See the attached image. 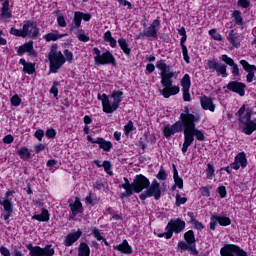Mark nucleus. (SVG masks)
<instances>
[{"label":"nucleus","mask_w":256,"mask_h":256,"mask_svg":"<svg viewBox=\"0 0 256 256\" xmlns=\"http://www.w3.org/2000/svg\"><path fill=\"white\" fill-rule=\"evenodd\" d=\"M195 123H199V116H194L190 112L188 113V122L184 120L185 130H184V143L182 145V153L185 155L187 149L193 145L195 137L197 141H205V134L203 131L197 129Z\"/></svg>","instance_id":"f257e3e1"},{"label":"nucleus","mask_w":256,"mask_h":256,"mask_svg":"<svg viewBox=\"0 0 256 256\" xmlns=\"http://www.w3.org/2000/svg\"><path fill=\"white\" fill-rule=\"evenodd\" d=\"M156 68L160 71L161 85L164 87L160 93L165 99H169L171 95H177L180 91L179 86H173L172 77H175V72L169 71V65L165 60H158L156 62Z\"/></svg>","instance_id":"f03ea898"},{"label":"nucleus","mask_w":256,"mask_h":256,"mask_svg":"<svg viewBox=\"0 0 256 256\" xmlns=\"http://www.w3.org/2000/svg\"><path fill=\"white\" fill-rule=\"evenodd\" d=\"M98 101L102 103V111L104 113H115L117 109L121 106L123 101V91L121 90H113L109 95L107 94H98Z\"/></svg>","instance_id":"7ed1b4c3"},{"label":"nucleus","mask_w":256,"mask_h":256,"mask_svg":"<svg viewBox=\"0 0 256 256\" xmlns=\"http://www.w3.org/2000/svg\"><path fill=\"white\" fill-rule=\"evenodd\" d=\"M189 119V107L184 108V113L180 114V120L176 121L172 125H166L163 128V135L166 139H171L175 133L185 132V122H188Z\"/></svg>","instance_id":"20e7f679"},{"label":"nucleus","mask_w":256,"mask_h":256,"mask_svg":"<svg viewBox=\"0 0 256 256\" xmlns=\"http://www.w3.org/2000/svg\"><path fill=\"white\" fill-rule=\"evenodd\" d=\"M50 61V73H57L60 67L65 65V56L61 51L57 50V46L53 45L48 55Z\"/></svg>","instance_id":"39448f33"},{"label":"nucleus","mask_w":256,"mask_h":256,"mask_svg":"<svg viewBox=\"0 0 256 256\" xmlns=\"http://www.w3.org/2000/svg\"><path fill=\"white\" fill-rule=\"evenodd\" d=\"M93 53L95 55L94 57L95 65H112L113 67L117 65L115 56H113V53H111V51L105 50L103 53H101V50H99V48L94 47Z\"/></svg>","instance_id":"423d86ee"},{"label":"nucleus","mask_w":256,"mask_h":256,"mask_svg":"<svg viewBox=\"0 0 256 256\" xmlns=\"http://www.w3.org/2000/svg\"><path fill=\"white\" fill-rule=\"evenodd\" d=\"M149 197H154L155 201H159L161 199V184L157 179H154L149 187L139 195V199H141V201H145V199H149Z\"/></svg>","instance_id":"0eeeda50"},{"label":"nucleus","mask_w":256,"mask_h":256,"mask_svg":"<svg viewBox=\"0 0 256 256\" xmlns=\"http://www.w3.org/2000/svg\"><path fill=\"white\" fill-rule=\"evenodd\" d=\"M253 115V110L251 108L246 109V113L243 116H240L239 121L244 124L243 132L245 135H252L256 131V119L251 120V116Z\"/></svg>","instance_id":"6e6552de"},{"label":"nucleus","mask_w":256,"mask_h":256,"mask_svg":"<svg viewBox=\"0 0 256 256\" xmlns=\"http://www.w3.org/2000/svg\"><path fill=\"white\" fill-rule=\"evenodd\" d=\"M26 249L29 251L30 256H53L55 255V249L51 244L46 245L44 248L40 246H33L32 243L26 245Z\"/></svg>","instance_id":"1a4fd4ad"},{"label":"nucleus","mask_w":256,"mask_h":256,"mask_svg":"<svg viewBox=\"0 0 256 256\" xmlns=\"http://www.w3.org/2000/svg\"><path fill=\"white\" fill-rule=\"evenodd\" d=\"M159 29H161V21L159 19H155L147 29L138 34L137 39H141L143 37L159 39Z\"/></svg>","instance_id":"9d476101"},{"label":"nucleus","mask_w":256,"mask_h":256,"mask_svg":"<svg viewBox=\"0 0 256 256\" xmlns=\"http://www.w3.org/2000/svg\"><path fill=\"white\" fill-rule=\"evenodd\" d=\"M149 185H151V182L147 177L142 174L136 175L132 182V195L133 193H142Z\"/></svg>","instance_id":"9b49d317"},{"label":"nucleus","mask_w":256,"mask_h":256,"mask_svg":"<svg viewBox=\"0 0 256 256\" xmlns=\"http://www.w3.org/2000/svg\"><path fill=\"white\" fill-rule=\"evenodd\" d=\"M206 69L210 71H216L218 75L225 78L229 74L227 73V65L217 62V59H209L206 62Z\"/></svg>","instance_id":"f8f14e48"},{"label":"nucleus","mask_w":256,"mask_h":256,"mask_svg":"<svg viewBox=\"0 0 256 256\" xmlns=\"http://www.w3.org/2000/svg\"><path fill=\"white\" fill-rule=\"evenodd\" d=\"M22 32L25 37H37L39 35V28L37 27V22L33 20H28L24 22L23 27H22Z\"/></svg>","instance_id":"ddd939ff"},{"label":"nucleus","mask_w":256,"mask_h":256,"mask_svg":"<svg viewBox=\"0 0 256 256\" xmlns=\"http://www.w3.org/2000/svg\"><path fill=\"white\" fill-rule=\"evenodd\" d=\"M186 224L185 221L181 218L170 220L165 228V231H170L172 233H181L185 230Z\"/></svg>","instance_id":"4468645a"},{"label":"nucleus","mask_w":256,"mask_h":256,"mask_svg":"<svg viewBox=\"0 0 256 256\" xmlns=\"http://www.w3.org/2000/svg\"><path fill=\"white\" fill-rule=\"evenodd\" d=\"M218 223L221 225V227H228V225H231V218L225 216L212 215L209 224L211 231H215L217 229Z\"/></svg>","instance_id":"2eb2a0df"},{"label":"nucleus","mask_w":256,"mask_h":256,"mask_svg":"<svg viewBox=\"0 0 256 256\" xmlns=\"http://www.w3.org/2000/svg\"><path fill=\"white\" fill-rule=\"evenodd\" d=\"M87 141H89V143L99 145V149H103V151H106L107 153H109V151H111V149H113V143H111V141H107L101 137H98L95 140L93 137L88 135Z\"/></svg>","instance_id":"dca6fc26"},{"label":"nucleus","mask_w":256,"mask_h":256,"mask_svg":"<svg viewBox=\"0 0 256 256\" xmlns=\"http://www.w3.org/2000/svg\"><path fill=\"white\" fill-rule=\"evenodd\" d=\"M240 65L243 67L244 71L248 73L246 75L247 83H253V79H255L256 66L249 64L247 60H240Z\"/></svg>","instance_id":"f3484780"},{"label":"nucleus","mask_w":256,"mask_h":256,"mask_svg":"<svg viewBox=\"0 0 256 256\" xmlns=\"http://www.w3.org/2000/svg\"><path fill=\"white\" fill-rule=\"evenodd\" d=\"M245 87H247V85H245V83L243 82L231 81L227 85V90L232 91L233 93H237L238 95H240V97H244Z\"/></svg>","instance_id":"a211bd4d"},{"label":"nucleus","mask_w":256,"mask_h":256,"mask_svg":"<svg viewBox=\"0 0 256 256\" xmlns=\"http://www.w3.org/2000/svg\"><path fill=\"white\" fill-rule=\"evenodd\" d=\"M200 105L204 111H210V113H215L217 106L213 102V97L211 96H202L200 97Z\"/></svg>","instance_id":"6ab92c4d"},{"label":"nucleus","mask_w":256,"mask_h":256,"mask_svg":"<svg viewBox=\"0 0 256 256\" xmlns=\"http://www.w3.org/2000/svg\"><path fill=\"white\" fill-rule=\"evenodd\" d=\"M221 60L226 63V65H229L231 67V73L233 77H240L241 73H239V65L235 63V60L233 58L227 56V54H223L221 56Z\"/></svg>","instance_id":"aec40b11"},{"label":"nucleus","mask_w":256,"mask_h":256,"mask_svg":"<svg viewBox=\"0 0 256 256\" xmlns=\"http://www.w3.org/2000/svg\"><path fill=\"white\" fill-rule=\"evenodd\" d=\"M177 251H179V253H183V251H189L191 255H199V251H197V244H189L183 241L178 242Z\"/></svg>","instance_id":"412c9836"},{"label":"nucleus","mask_w":256,"mask_h":256,"mask_svg":"<svg viewBox=\"0 0 256 256\" xmlns=\"http://www.w3.org/2000/svg\"><path fill=\"white\" fill-rule=\"evenodd\" d=\"M25 53H28L30 57H35V55H37L35 53V49H33V41L24 43L17 49V55H19L20 57L25 55Z\"/></svg>","instance_id":"4be33fe9"},{"label":"nucleus","mask_w":256,"mask_h":256,"mask_svg":"<svg viewBox=\"0 0 256 256\" xmlns=\"http://www.w3.org/2000/svg\"><path fill=\"white\" fill-rule=\"evenodd\" d=\"M81 235H83V231L81 230H77L76 232L69 233L65 237L63 245H65V247H71V245H73L74 243H77V241L81 239Z\"/></svg>","instance_id":"5701e85b"},{"label":"nucleus","mask_w":256,"mask_h":256,"mask_svg":"<svg viewBox=\"0 0 256 256\" xmlns=\"http://www.w3.org/2000/svg\"><path fill=\"white\" fill-rule=\"evenodd\" d=\"M124 182L125 183L122 184L121 187L122 189H125V191L120 194V199H125L133 195V182H129V179L127 177H124Z\"/></svg>","instance_id":"b1692460"},{"label":"nucleus","mask_w":256,"mask_h":256,"mask_svg":"<svg viewBox=\"0 0 256 256\" xmlns=\"http://www.w3.org/2000/svg\"><path fill=\"white\" fill-rule=\"evenodd\" d=\"M227 41L234 49H239L241 47V42L239 41V33L235 30H231L227 35Z\"/></svg>","instance_id":"393cba45"},{"label":"nucleus","mask_w":256,"mask_h":256,"mask_svg":"<svg viewBox=\"0 0 256 256\" xmlns=\"http://www.w3.org/2000/svg\"><path fill=\"white\" fill-rule=\"evenodd\" d=\"M0 205H2L6 213L4 215V221H9V218L13 215V204L11 203V200L4 199L3 201H0Z\"/></svg>","instance_id":"a878e982"},{"label":"nucleus","mask_w":256,"mask_h":256,"mask_svg":"<svg viewBox=\"0 0 256 256\" xmlns=\"http://www.w3.org/2000/svg\"><path fill=\"white\" fill-rule=\"evenodd\" d=\"M114 249L120 251V253H123L124 255H131L133 253V248L129 245L127 240H123L121 244L114 246Z\"/></svg>","instance_id":"bb28decb"},{"label":"nucleus","mask_w":256,"mask_h":256,"mask_svg":"<svg viewBox=\"0 0 256 256\" xmlns=\"http://www.w3.org/2000/svg\"><path fill=\"white\" fill-rule=\"evenodd\" d=\"M13 13L9 10V0H6L2 4L0 19H11Z\"/></svg>","instance_id":"cd10ccee"},{"label":"nucleus","mask_w":256,"mask_h":256,"mask_svg":"<svg viewBox=\"0 0 256 256\" xmlns=\"http://www.w3.org/2000/svg\"><path fill=\"white\" fill-rule=\"evenodd\" d=\"M32 219H35L36 221H40L42 223H48V221L51 219L49 210L43 208L41 214H36L32 216Z\"/></svg>","instance_id":"c85d7f7f"},{"label":"nucleus","mask_w":256,"mask_h":256,"mask_svg":"<svg viewBox=\"0 0 256 256\" xmlns=\"http://www.w3.org/2000/svg\"><path fill=\"white\" fill-rule=\"evenodd\" d=\"M69 207L72 215H79V213H81L83 209V204L81 203V200H79V198H75L74 203L70 204Z\"/></svg>","instance_id":"c756f323"},{"label":"nucleus","mask_w":256,"mask_h":256,"mask_svg":"<svg viewBox=\"0 0 256 256\" xmlns=\"http://www.w3.org/2000/svg\"><path fill=\"white\" fill-rule=\"evenodd\" d=\"M234 161H236V163H239L242 169H245V167L249 165V162H247V154H245V152L238 153L235 156Z\"/></svg>","instance_id":"7c9ffc66"},{"label":"nucleus","mask_w":256,"mask_h":256,"mask_svg":"<svg viewBox=\"0 0 256 256\" xmlns=\"http://www.w3.org/2000/svg\"><path fill=\"white\" fill-rule=\"evenodd\" d=\"M174 167V172H173V179L175 182V185L172 187V190L175 191V187H178V189H183V178L179 177V172L177 171V168L175 165Z\"/></svg>","instance_id":"2f4dec72"},{"label":"nucleus","mask_w":256,"mask_h":256,"mask_svg":"<svg viewBox=\"0 0 256 256\" xmlns=\"http://www.w3.org/2000/svg\"><path fill=\"white\" fill-rule=\"evenodd\" d=\"M63 37H67V34H59L57 32H50L46 35H44L43 39L47 41V43H50V41H57L59 39H63Z\"/></svg>","instance_id":"473e14b6"},{"label":"nucleus","mask_w":256,"mask_h":256,"mask_svg":"<svg viewBox=\"0 0 256 256\" xmlns=\"http://www.w3.org/2000/svg\"><path fill=\"white\" fill-rule=\"evenodd\" d=\"M118 45L127 57L131 55V48H129V44H127V40L125 38H120L118 40Z\"/></svg>","instance_id":"72a5a7b5"},{"label":"nucleus","mask_w":256,"mask_h":256,"mask_svg":"<svg viewBox=\"0 0 256 256\" xmlns=\"http://www.w3.org/2000/svg\"><path fill=\"white\" fill-rule=\"evenodd\" d=\"M81 21H83L81 17V12H75L74 18L72 20L71 31H73V29H79L81 27Z\"/></svg>","instance_id":"f704fd0d"},{"label":"nucleus","mask_w":256,"mask_h":256,"mask_svg":"<svg viewBox=\"0 0 256 256\" xmlns=\"http://www.w3.org/2000/svg\"><path fill=\"white\" fill-rule=\"evenodd\" d=\"M91 255V249L89 248V245L87 243H80L78 248V256H90Z\"/></svg>","instance_id":"c9c22d12"},{"label":"nucleus","mask_w":256,"mask_h":256,"mask_svg":"<svg viewBox=\"0 0 256 256\" xmlns=\"http://www.w3.org/2000/svg\"><path fill=\"white\" fill-rule=\"evenodd\" d=\"M17 155L20 159H31V152H29V149L25 146L18 150Z\"/></svg>","instance_id":"e433bc0d"},{"label":"nucleus","mask_w":256,"mask_h":256,"mask_svg":"<svg viewBox=\"0 0 256 256\" xmlns=\"http://www.w3.org/2000/svg\"><path fill=\"white\" fill-rule=\"evenodd\" d=\"M184 239L189 245H195V232L193 230L187 231L184 233Z\"/></svg>","instance_id":"4c0bfd02"},{"label":"nucleus","mask_w":256,"mask_h":256,"mask_svg":"<svg viewBox=\"0 0 256 256\" xmlns=\"http://www.w3.org/2000/svg\"><path fill=\"white\" fill-rule=\"evenodd\" d=\"M182 89H191V77L189 74H185L181 79Z\"/></svg>","instance_id":"58836bf2"},{"label":"nucleus","mask_w":256,"mask_h":256,"mask_svg":"<svg viewBox=\"0 0 256 256\" xmlns=\"http://www.w3.org/2000/svg\"><path fill=\"white\" fill-rule=\"evenodd\" d=\"M235 25H243V17L241 16V11H234L232 14Z\"/></svg>","instance_id":"ea45409f"},{"label":"nucleus","mask_w":256,"mask_h":256,"mask_svg":"<svg viewBox=\"0 0 256 256\" xmlns=\"http://www.w3.org/2000/svg\"><path fill=\"white\" fill-rule=\"evenodd\" d=\"M206 177L207 179H213L215 177V166L211 163L207 164Z\"/></svg>","instance_id":"a19ab883"},{"label":"nucleus","mask_w":256,"mask_h":256,"mask_svg":"<svg viewBox=\"0 0 256 256\" xmlns=\"http://www.w3.org/2000/svg\"><path fill=\"white\" fill-rule=\"evenodd\" d=\"M131 131H135V126L132 120H129L128 123L124 126V135H129Z\"/></svg>","instance_id":"79ce46f5"},{"label":"nucleus","mask_w":256,"mask_h":256,"mask_svg":"<svg viewBox=\"0 0 256 256\" xmlns=\"http://www.w3.org/2000/svg\"><path fill=\"white\" fill-rule=\"evenodd\" d=\"M80 33L77 35L78 41H81L82 43H89L90 38L89 35L85 34L83 30H79Z\"/></svg>","instance_id":"37998d69"},{"label":"nucleus","mask_w":256,"mask_h":256,"mask_svg":"<svg viewBox=\"0 0 256 256\" xmlns=\"http://www.w3.org/2000/svg\"><path fill=\"white\" fill-rule=\"evenodd\" d=\"M209 35L214 39V41H223V36H221L217 29H211L209 30Z\"/></svg>","instance_id":"c03bdc74"},{"label":"nucleus","mask_w":256,"mask_h":256,"mask_svg":"<svg viewBox=\"0 0 256 256\" xmlns=\"http://www.w3.org/2000/svg\"><path fill=\"white\" fill-rule=\"evenodd\" d=\"M23 71L25 73H28V75H33L35 73V64L33 63H28L24 68Z\"/></svg>","instance_id":"a18cd8bd"},{"label":"nucleus","mask_w":256,"mask_h":256,"mask_svg":"<svg viewBox=\"0 0 256 256\" xmlns=\"http://www.w3.org/2000/svg\"><path fill=\"white\" fill-rule=\"evenodd\" d=\"M156 177L159 179V181H165V179H167V172L165 171V168L163 166L160 167V170Z\"/></svg>","instance_id":"49530a36"},{"label":"nucleus","mask_w":256,"mask_h":256,"mask_svg":"<svg viewBox=\"0 0 256 256\" xmlns=\"http://www.w3.org/2000/svg\"><path fill=\"white\" fill-rule=\"evenodd\" d=\"M187 203V197H181L180 194L176 195V207H181V205H185Z\"/></svg>","instance_id":"de8ad7c7"},{"label":"nucleus","mask_w":256,"mask_h":256,"mask_svg":"<svg viewBox=\"0 0 256 256\" xmlns=\"http://www.w3.org/2000/svg\"><path fill=\"white\" fill-rule=\"evenodd\" d=\"M10 35H14V37H23V38H25V36L23 34V29H16L14 27H12L10 29Z\"/></svg>","instance_id":"09e8293b"},{"label":"nucleus","mask_w":256,"mask_h":256,"mask_svg":"<svg viewBox=\"0 0 256 256\" xmlns=\"http://www.w3.org/2000/svg\"><path fill=\"white\" fill-rule=\"evenodd\" d=\"M102 167L104 168V171L108 174V175H113V172L111 171V162L105 160L102 164Z\"/></svg>","instance_id":"8fccbe9b"},{"label":"nucleus","mask_w":256,"mask_h":256,"mask_svg":"<svg viewBox=\"0 0 256 256\" xmlns=\"http://www.w3.org/2000/svg\"><path fill=\"white\" fill-rule=\"evenodd\" d=\"M10 101H11V105H13V107H19V105H21V99H20L19 95H17V94L12 96Z\"/></svg>","instance_id":"3c124183"},{"label":"nucleus","mask_w":256,"mask_h":256,"mask_svg":"<svg viewBox=\"0 0 256 256\" xmlns=\"http://www.w3.org/2000/svg\"><path fill=\"white\" fill-rule=\"evenodd\" d=\"M57 87H59V82H53V85L50 89V93L54 95V97H57V95H59V89Z\"/></svg>","instance_id":"603ef678"},{"label":"nucleus","mask_w":256,"mask_h":256,"mask_svg":"<svg viewBox=\"0 0 256 256\" xmlns=\"http://www.w3.org/2000/svg\"><path fill=\"white\" fill-rule=\"evenodd\" d=\"M182 55L185 63H191V58H189V50L187 47L182 48Z\"/></svg>","instance_id":"864d4df0"},{"label":"nucleus","mask_w":256,"mask_h":256,"mask_svg":"<svg viewBox=\"0 0 256 256\" xmlns=\"http://www.w3.org/2000/svg\"><path fill=\"white\" fill-rule=\"evenodd\" d=\"M192 225H194L195 229L198 231H203V229H205V225H203V223L199 222L198 220H192Z\"/></svg>","instance_id":"5fc2aeb1"},{"label":"nucleus","mask_w":256,"mask_h":256,"mask_svg":"<svg viewBox=\"0 0 256 256\" xmlns=\"http://www.w3.org/2000/svg\"><path fill=\"white\" fill-rule=\"evenodd\" d=\"M238 5L242 9H247L251 5V0H238Z\"/></svg>","instance_id":"6e6d98bb"},{"label":"nucleus","mask_w":256,"mask_h":256,"mask_svg":"<svg viewBox=\"0 0 256 256\" xmlns=\"http://www.w3.org/2000/svg\"><path fill=\"white\" fill-rule=\"evenodd\" d=\"M65 60L68 61V63H73V52L69 50H64Z\"/></svg>","instance_id":"4d7b16f0"},{"label":"nucleus","mask_w":256,"mask_h":256,"mask_svg":"<svg viewBox=\"0 0 256 256\" xmlns=\"http://www.w3.org/2000/svg\"><path fill=\"white\" fill-rule=\"evenodd\" d=\"M218 193L221 199H225L227 197V188L225 186L218 187Z\"/></svg>","instance_id":"13d9d810"},{"label":"nucleus","mask_w":256,"mask_h":256,"mask_svg":"<svg viewBox=\"0 0 256 256\" xmlns=\"http://www.w3.org/2000/svg\"><path fill=\"white\" fill-rule=\"evenodd\" d=\"M92 234L95 237V239H97V241H103V237L101 236V231H99V229L93 228Z\"/></svg>","instance_id":"bf43d9fd"},{"label":"nucleus","mask_w":256,"mask_h":256,"mask_svg":"<svg viewBox=\"0 0 256 256\" xmlns=\"http://www.w3.org/2000/svg\"><path fill=\"white\" fill-rule=\"evenodd\" d=\"M34 137H36V139H38V141H43V137H45V131L38 129L36 130Z\"/></svg>","instance_id":"052dcab7"},{"label":"nucleus","mask_w":256,"mask_h":256,"mask_svg":"<svg viewBox=\"0 0 256 256\" xmlns=\"http://www.w3.org/2000/svg\"><path fill=\"white\" fill-rule=\"evenodd\" d=\"M14 141L15 138L11 134H8L3 138V143H5L6 145H11V143H13Z\"/></svg>","instance_id":"680f3d73"},{"label":"nucleus","mask_w":256,"mask_h":256,"mask_svg":"<svg viewBox=\"0 0 256 256\" xmlns=\"http://www.w3.org/2000/svg\"><path fill=\"white\" fill-rule=\"evenodd\" d=\"M57 24L59 27H67V21L65 20L64 16H58L57 17Z\"/></svg>","instance_id":"e2e57ef3"},{"label":"nucleus","mask_w":256,"mask_h":256,"mask_svg":"<svg viewBox=\"0 0 256 256\" xmlns=\"http://www.w3.org/2000/svg\"><path fill=\"white\" fill-rule=\"evenodd\" d=\"M56 135H57V132L53 128L48 129L46 131V137H48V139H55Z\"/></svg>","instance_id":"0e129e2a"},{"label":"nucleus","mask_w":256,"mask_h":256,"mask_svg":"<svg viewBox=\"0 0 256 256\" xmlns=\"http://www.w3.org/2000/svg\"><path fill=\"white\" fill-rule=\"evenodd\" d=\"M202 195H204L205 197H211V186H203Z\"/></svg>","instance_id":"69168bd1"},{"label":"nucleus","mask_w":256,"mask_h":256,"mask_svg":"<svg viewBox=\"0 0 256 256\" xmlns=\"http://www.w3.org/2000/svg\"><path fill=\"white\" fill-rule=\"evenodd\" d=\"M190 88L182 89L184 101H191V94L189 93Z\"/></svg>","instance_id":"338daca9"},{"label":"nucleus","mask_w":256,"mask_h":256,"mask_svg":"<svg viewBox=\"0 0 256 256\" xmlns=\"http://www.w3.org/2000/svg\"><path fill=\"white\" fill-rule=\"evenodd\" d=\"M158 237H160V238L165 237V239H171V237H172V232L169 231V230H166V232L161 233V234H158Z\"/></svg>","instance_id":"774afa93"}]
</instances>
